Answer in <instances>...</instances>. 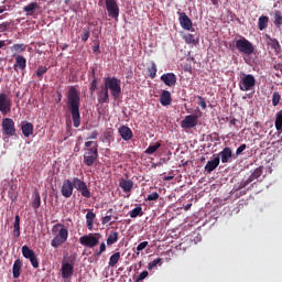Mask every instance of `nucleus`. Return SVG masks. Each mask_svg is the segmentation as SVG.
Segmentation results:
<instances>
[{"instance_id":"55","label":"nucleus","mask_w":282,"mask_h":282,"mask_svg":"<svg viewBox=\"0 0 282 282\" xmlns=\"http://www.w3.org/2000/svg\"><path fill=\"white\" fill-rule=\"evenodd\" d=\"M246 149H247L246 143L240 144L236 150V155L237 156L241 155L246 151Z\"/></svg>"},{"instance_id":"51","label":"nucleus","mask_w":282,"mask_h":282,"mask_svg":"<svg viewBox=\"0 0 282 282\" xmlns=\"http://www.w3.org/2000/svg\"><path fill=\"white\" fill-rule=\"evenodd\" d=\"M161 262H162V259H161V258H158V259L153 260L152 262H150V263L148 264V269H149V270H152V269H154L155 267H158V264H160Z\"/></svg>"},{"instance_id":"49","label":"nucleus","mask_w":282,"mask_h":282,"mask_svg":"<svg viewBox=\"0 0 282 282\" xmlns=\"http://www.w3.org/2000/svg\"><path fill=\"white\" fill-rule=\"evenodd\" d=\"M197 99H198V106L203 110H206L207 109V102H206L205 98L203 96L197 95Z\"/></svg>"},{"instance_id":"41","label":"nucleus","mask_w":282,"mask_h":282,"mask_svg":"<svg viewBox=\"0 0 282 282\" xmlns=\"http://www.w3.org/2000/svg\"><path fill=\"white\" fill-rule=\"evenodd\" d=\"M33 209H39L41 207V196L40 193L37 192V189H35V192H33Z\"/></svg>"},{"instance_id":"48","label":"nucleus","mask_w":282,"mask_h":282,"mask_svg":"<svg viewBox=\"0 0 282 282\" xmlns=\"http://www.w3.org/2000/svg\"><path fill=\"white\" fill-rule=\"evenodd\" d=\"M79 193L83 197L85 198H90L91 197V194H90V191L88 189L87 185L83 186L80 189H79Z\"/></svg>"},{"instance_id":"12","label":"nucleus","mask_w":282,"mask_h":282,"mask_svg":"<svg viewBox=\"0 0 282 282\" xmlns=\"http://www.w3.org/2000/svg\"><path fill=\"white\" fill-rule=\"evenodd\" d=\"M178 22H180V25L183 30L195 32V29L193 28V21L186 14V12H180Z\"/></svg>"},{"instance_id":"37","label":"nucleus","mask_w":282,"mask_h":282,"mask_svg":"<svg viewBox=\"0 0 282 282\" xmlns=\"http://www.w3.org/2000/svg\"><path fill=\"white\" fill-rule=\"evenodd\" d=\"M93 79L89 85V91L93 95L98 88V77L95 76V69L91 70Z\"/></svg>"},{"instance_id":"50","label":"nucleus","mask_w":282,"mask_h":282,"mask_svg":"<svg viewBox=\"0 0 282 282\" xmlns=\"http://www.w3.org/2000/svg\"><path fill=\"white\" fill-rule=\"evenodd\" d=\"M160 198V194H158V192H153L152 194H149L147 196V200L148 202H155Z\"/></svg>"},{"instance_id":"16","label":"nucleus","mask_w":282,"mask_h":282,"mask_svg":"<svg viewBox=\"0 0 282 282\" xmlns=\"http://www.w3.org/2000/svg\"><path fill=\"white\" fill-rule=\"evenodd\" d=\"M234 156L232 149L230 147H225L218 154L223 164L229 163Z\"/></svg>"},{"instance_id":"9","label":"nucleus","mask_w":282,"mask_h":282,"mask_svg":"<svg viewBox=\"0 0 282 282\" xmlns=\"http://www.w3.org/2000/svg\"><path fill=\"white\" fill-rule=\"evenodd\" d=\"M1 127L4 135L14 137L17 134L15 122L12 118H3Z\"/></svg>"},{"instance_id":"52","label":"nucleus","mask_w":282,"mask_h":282,"mask_svg":"<svg viewBox=\"0 0 282 282\" xmlns=\"http://www.w3.org/2000/svg\"><path fill=\"white\" fill-rule=\"evenodd\" d=\"M149 246L148 240H144L143 242H140L137 247V254L140 253V251L144 250Z\"/></svg>"},{"instance_id":"61","label":"nucleus","mask_w":282,"mask_h":282,"mask_svg":"<svg viewBox=\"0 0 282 282\" xmlns=\"http://www.w3.org/2000/svg\"><path fill=\"white\" fill-rule=\"evenodd\" d=\"M107 250L106 242H100L99 245V253H104Z\"/></svg>"},{"instance_id":"28","label":"nucleus","mask_w":282,"mask_h":282,"mask_svg":"<svg viewBox=\"0 0 282 282\" xmlns=\"http://www.w3.org/2000/svg\"><path fill=\"white\" fill-rule=\"evenodd\" d=\"M183 40L185 41L186 44L188 45H197L199 43V37L195 36L192 33H187L183 35Z\"/></svg>"},{"instance_id":"14","label":"nucleus","mask_w":282,"mask_h":282,"mask_svg":"<svg viewBox=\"0 0 282 282\" xmlns=\"http://www.w3.org/2000/svg\"><path fill=\"white\" fill-rule=\"evenodd\" d=\"M74 193V183L73 181H69V178H66L64 183H62V196L64 198H70Z\"/></svg>"},{"instance_id":"33","label":"nucleus","mask_w":282,"mask_h":282,"mask_svg":"<svg viewBox=\"0 0 282 282\" xmlns=\"http://www.w3.org/2000/svg\"><path fill=\"white\" fill-rule=\"evenodd\" d=\"M162 147L161 142H155L154 144L149 145L145 150L144 153L148 155L154 154L160 148Z\"/></svg>"},{"instance_id":"46","label":"nucleus","mask_w":282,"mask_h":282,"mask_svg":"<svg viewBox=\"0 0 282 282\" xmlns=\"http://www.w3.org/2000/svg\"><path fill=\"white\" fill-rule=\"evenodd\" d=\"M281 101V94L279 91H274L272 95V106L278 107Z\"/></svg>"},{"instance_id":"10","label":"nucleus","mask_w":282,"mask_h":282,"mask_svg":"<svg viewBox=\"0 0 282 282\" xmlns=\"http://www.w3.org/2000/svg\"><path fill=\"white\" fill-rule=\"evenodd\" d=\"M106 10L108 17L111 19H118L120 14V9L116 0H105Z\"/></svg>"},{"instance_id":"64","label":"nucleus","mask_w":282,"mask_h":282,"mask_svg":"<svg viewBox=\"0 0 282 282\" xmlns=\"http://www.w3.org/2000/svg\"><path fill=\"white\" fill-rule=\"evenodd\" d=\"M186 62H188V63L195 62V57L194 56L187 57Z\"/></svg>"},{"instance_id":"62","label":"nucleus","mask_w":282,"mask_h":282,"mask_svg":"<svg viewBox=\"0 0 282 282\" xmlns=\"http://www.w3.org/2000/svg\"><path fill=\"white\" fill-rule=\"evenodd\" d=\"M172 180H174V176H164V177H163V181H164V182H170V181H172Z\"/></svg>"},{"instance_id":"4","label":"nucleus","mask_w":282,"mask_h":282,"mask_svg":"<svg viewBox=\"0 0 282 282\" xmlns=\"http://www.w3.org/2000/svg\"><path fill=\"white\" fill-rule=\"evenodd\" d=\"M235 46L239 53L246 56H251L256 53V47L253 43L246 37L236 40Z\"/></svg>"},{"instance_id":"43","label":"nucleus","mask_w":282,"mask_h":282,"mask_svg":"<svg viewBox=\"0 0 282 282\" xmlns=\"http://www.w3.org/2000/svg\"><path fill=\"white\" fill-rule=\"evenodd\" d=\"M143 212H142V207H134L133 209H131V212H129V216L130 218L134 219L138 216H142Z\"/></svg>"},{"instance_id":"42","label":"nucleus","mask_w":282,"mask_h":282,"mask_svg":"<svg viewBox=\"0 0 282 282\" xmlns=\"http://www.w3.org/2000/svg\"><path fill=\"white\" fill-rule=\"evenodd\" d=\"M148 73H149V77L151 79H154L156 77L158 66H156L155 62H152L151 66L148 67Z\"/></svg>"},{"instance_id":"54","label":"nucleus","mask_w":282,"mask_h":282,"mask_svg":"<svg viewBox=\"0 0 282 282\" xmlns=\"http://www.w3.org/2000/svg\"><path fill=\"white\" fill-rule=\"evenodd\" d=\"M149 276V272L148 271H143L141 272L137 278H135V282H141L143 280H145Z\"/></svg>"},{"instance_id":"6","label":"nucleus","mask_w":282,"mask_h":282,"mask_svg":"<svg viewBox=\"0 0 282 282\" xmlns=\"http://www.w3.org/2000/svg\"><path fill=\"white\" fill-rule=\"evenodd\" d=\"M101 239V234H88L87 236H80L79 243L86 248L94 249L98 246Z\"/></svg>"},{"instance_id":"20","label":"nucleus","mask_w":282,"mask_h":282,"mask_svg":"<svg viewBox=\"0 0 282 282\" xmlns=\"http://www.w3.org/2000/svg\"><path fill=\"white\" fill-rule=\"evenodd\" d=\"M26 68V58L23 55L15 56V64H13V70L18 73L19 70L24 72Z\"/></svg>"},{"instance_id":"45","label":"nucleus","mask_w":282,"mask_h":282,"mask_svg":"<svg viewBox=\"0 0 282 282\" xmlns=\"http://www.w3.org/2000/svg\"><path fill=\"white\" fill-rule=\"evenodd\" d=\"M90 37V30L89 28H84L83 33L80 34L82 42L86 43Z\"/></svg>"},{"instance_id":"2","label":"nucleus","mask_w":282,"mask_h":282,"mask_svg":"<svg viewBox=\"0 0 282 282\" xmlns=\"http://www.w3.org/2000/svg\"><path fill=\"white\" fill-rule=\"evenodd\" d=\"M51 232H53V236H55V238L51 240V247L55 249L63 246L67 241L69 236V231L67 227H65V225H62V223H57V225H53Z\"/></svg>"},{"instance_id":"39","label":"nucleus","mask_w":282,"mask_h":282,"mask_svg":"<svg viewBox=\"0 0 282 282\" xmlns=\"http://www.w3.org/2000/svg\"><path fill=\"white\" fill-rule=\"evenodd\" d=\"M274 126H275L276 131L282 132V109L279 110L275 115Z\"/></svg>"},{"instance_id":"11","label":"nucleus","mask_w":282,"mask_h":282,"mask_svg":"<svg viewBox=\"0 0 282 282\" xmlns=\"http://www.w3.org/2000/svg\"><path fill=\"white\" fill-rule=\"evenodd\" d=\"M198 124V116L197 115H187L181 121L182 129H193Z\"/></svg>"},{"instance_id":"21","label":"nucleus","mask_w":282,"mask_h":282,"mask_svg":"<svg viewBox=\"0 0 282 282\" xmlns=\"http://www.w3.org/2000/svg\"><path fill=\"white\" fill-rule=\"evenodd\" d=\"M134 183L130 178H119V187L123 193H131L133 189Z\"/></svg>"},{"instance_id":"27","label":"nucleus","mask_w":282,"mask_h":282,"mask_svg":"<svg viewBox=\"0 0 282 282\" xmlns=\"http://www.w3.org/2000/svg\"><path fill=\"white\" fill-rule=\"evenodd\" d=\"M270 22V18L268 15H260L258 19V30L264 31L268 29Z\"/></svg>"},{"instance_id":"18","label":"nucleus","mask_w":282,"mask_h":282,"mask_svg":"<svg viewBox=\"0 0 282 282\" xmlns=\"http://www.w3.org/2000/svg\"><path fill=\"white\" fill-rule=\"evenodd\" d=\"M118 133L123 141H130L133 138V131L128 126H120L118 128Z\"/></svg>"},{"instance_id":"17","label":"nucleus","mask_w":282,"mask_h":282,"mask_svg":"<svg viewBox=\"0 0 282 282\" xmlns=\"http://www.w3.org/2000/svg\"><path fill=\"white\" fill-rule=\"evenodd\" d=\"M97 102L99 105L109 104V91L105 86H100V89L97 91Z\"/></svg>"},{"instance_id":"58","label":"nucleus","mask_w":282,"mask_h":282,"mask_svg":"<svg viewBox=\"0 0 282 282\" xmlns=\"http://www.w3.org/2000/svg\"><path fill=\"white\" fill-rule=\"evenodd\" d=\"M98 138V131L94 130L90 132V134L87 137V140H96Z\"/></svg>"},{"instance_id":"32","label":"nucleus","mask_w":282,"mask_h":282,"mask_svg":"<svg viewBox=\"0 0 282 282\" xmlns=\"http://www.w3.org/2000/svg\"><path fill=\"white\" fill-rule=\"evenodd\" d=\"M21 218L15 216V221L13 223V237L19 238L21 236Z\"/></svg>"},{"instance_id":"7","label":"nucleus","mask_w":282,"mask_h":282,"mask_svg":"<svg viewBox=\"0 0 282 282\" xmlns=\"http://www.w3.org/2000/svg\"><path fill=\"white\" fill-rule=\"evenodd\" d=\"M262 175H263V166L256 167L253 170V172L250 174L249 178H247L246 181H241L238 184L237 191L246 188L250 183H252L253 181L258 180Z\"/></svg>"},{"instance_id":"60","label":"nucleus","mask_w":282,"mask_h":282,"mask_svg":"<svg viewBox=\"0 0 282 282\" xmlns=\"http://www.w3.org/2000/svg\"><path fill=\"white\" fill-rule=\"evenodd\" d=\"M112 216H104V218L101 219V224L102 225H107L111 221Z\"/></svg>"},{"instance_id":"36","label":"nucleus","mask_w":282,"mask_h":282,"mask_svg":"<svg viewBox=\"0 0 282 282\" xmlns=\"http://www.w3.org/2000/svg\"><path fill=\"white\" fill-rule=\"evenodd\" d=\"M273 24L276 28H281L282 26V11L280 10H275L274 14H273Z\"/></svg>"},{"instance_id":"44","label":"nucleus","mask_w":282,"mask_h":282,"mask_svg":"<svg viewBox=\"0 0 282 282\" xmlns=\"http://www.w3.org/2000/svg\"><path fill=\"white\" fill-rule=\"evenodd\" d=\"M85 185L86 183H84V181H80V178H73V188L80 191L82 188H84Z\"/></svg>"},{"instance_id":"22","label":"nucleus","mask_w":282,"mask_h":282,"mask_svg":"<svg viewBox=\"0 0 282 282\" xmlns=\"http://www.w3.org/2000/svg\"><path fill=\"white\" fill-rule=\"evenodd\" d=\"M265 39L268 40V46H270L276 54L281 53L282 47L278 39H273L269 34H265Z\"/></svg>"},{"instance_id":"59","label":"nucleus","mask_w":282,"mask_h":282,"mask_svg":"<svg viewBox=\"0 0 282 282\" xmlns=\"http://www.w3.org/2000/svg\"><path fill=\"white\" fill-rule=\"evenodd\" d=\"M104 138L107 141H111L112 140V132L111 131L104 132Z\"/></svg>"},{"instance_id":"30","label":"nucleus","mask_w":282,"mask_h":282,"mask_svg":"<svg viewBox=\"0 0 282 282\" xmlns=\"http://www.w3.org/2000/svg\"><path fill=\"white\" fill-rule=\"evenodd\" d=\"M96 219V214L94 212H87L86 214V226L88 230L94 229V221Z\"/></svg>"},{"instance_id":"23","label":"nucleus","mask_w":282,"mask_h":282,"mask_svg":"<svg viewBox=\"0 0 282 282\" xmlns=\"http://www.w3.org/2000/svg\"><path fill=\"white\" fill-rule=\"evenodd\" d=\"M21 130L22 134H24V138H30L34 133V126L32 122L24 120L21 123Z\"/></svg>"},{"instance_id":"34","label":"nucleus","mask_w":282,"mask_h":282,"mask_svg":"<svg viewBox=\"0 0 282 282\" xmlns=\"http://www.w3.org/2000/svg\"><path fill=\"white\" fill-rule=\"evenodd\" d=\"M120 258H121V253L120 252L113 253L109 258L108 265L110 268H115L118 264V262L120 261Z\"/></svg>"},{"instance_id":"26","label":"nucleus","mask_w":282,"mask_h":282,"mask_svg":"<svg viewBox=\"0 0 282 282\" xmlns=\"http://www.w3.org/2000/svg\"><path fill=\"white\" fill-rule=\"evenodd\" d=\"M22 267H23V262L20 259L15 260V262H13V269H12L13 279L17 280L21 276Z\"/></svg>"},{"instance_id":"24","label":"nucleus","mask_w":282,"mask_h":282,"mask_svg":"<svg viewBox=\"0 0 282 282\" xmlns=\"http://www.w3.org/2000/svg\"><path fill=\"white\" fill-rule=\"evenodd\" d=\"M159 101L163 107L170 106L172 104L171 93L169 90H162Z\"/></svg>"},{"instance_id":"47","label":"nucleus","mask_w":282,"mask_h":282,"mask_svg":"<svg viewBox=\"0 0 282 282\" xmlns=\"http://www.w3.org/2000/svg\"><path fill=\"white\" fill-rule=\"evenodd\" d=\"M13 24L12 21H6L0 24V33L8 32L10 30V26Z\"/></svg>"},{"instance_id":"5","label":"nucleus","mask_w":282,"mask_h":282,"mask_svg":"<svg viewBox=\"0 0 282 282\" xmlns=\"http://www.w3.org/2000/svg\"><path fill=\"white\" fill-rule=\"evenodd\" d=\"M98 160V144L86 149L83 154V162L86 166H93Z\"/></svg>"},{"instance_id":"57","label":"nucleus","mask_w":282,"mask_h":282,"mask_svg":"<svg viewBox=\"0 0 282 282\" xmlns=\"http://www.w3.org/2000/svg\"><path fill=\"white\" fill-rule=\"evenodd\" d=\"M96 145H98V142L97 141H86L84 143V147L88 150V149H91V148H95Z\"/></svg>"},{"instance_id":"35","label":"nucleus","mask_w":282,"mask_h":282,"mask_svg":"<svg viewBox=\"0 0 282 282\" xmlns=\"http://www.w3.org/2000/svg\"><path fill=\"white\" fill-rule=\"evenodd\" d=\"M35 252L33 250H31L28 245H24L22 247V257H24V259H32L33 257H35Z\"/></svg>"},{"instance_id":"38","label":"nucleus","mask_w":282,"mask_h":282,"mask_svg":"<svg viewBox=\"0 0 282 282\" xmlns=\"http://www.w3.org/2000/svg\"><path fill=\"white\" fill-rule=\"evenodd\" d=\"M28 48V45L24 43H15L13 44V46L11 47V52H15L18 54H21L23 52H25Z\"/></svg>"},{"instance_id":"25","label":"nucleus","mask_w":282,"mask_h":282,"mask_svg":"<svg viewBox=\"0 0 282 282\" xmlns=\"http://www.w3.org/2000/svg\"><path fill=\"white\" fill-rule=\"evenodd\" d=\"M74 275V265L70 263L62 264V278L70 279Z\"/></svg>"},{"instance_id":"8","label":"nucleus","mask_w":282,"mask_h":282,"mask_svg":"<svg viewBox=\"0 0 282 282\" xmlns=\"http://www.w3.org/2000/svg\"><path fill=\"white\" fill-rule=\"evenodd\" d=\"M256 77L252 74H246L239 83V89L241 91H250L256 86Z\"/></svg>"},{"instance_id":"1","label":"nucleus","mask_w":282,"mask_h":282,"mask_svg":"<svg viewBox=\"0 0 282 282\" xmlns=\"http://www.w3.org/2000/svg\"><path fill=\"white\" fill-rule=\"evenodd\" d=\"M68 104V110L70 111V116L73 117V127H80V94L79 90L75 86H70L68 88V94L66 95Z\"/></svg>"},{"instance_id":"19","label":"nucleus","mask_w":282,"mask_h":282,"mask_svg":"<svg viewBox=\"0 0 282 282\" xmlns=\"http://www.w3.org/2000/svg\"><path fill=\"white\" fill-rule=\"evenodd\" d=\"M219 164H220V156L216 155L214 159L207 161L204 170L206 173L210 174L219 166Z\"/></svg>"},{"instance_id":"53","label":"nucleus","mask_w":282,"mask_h":282,"mask_svg":"<svg viewBox=\"0 0 282 282\" xmlns=\"http://www.w3.org/2000/svg\"><path fill=\"white\" fill-rule=\"evenodd\" d=\"M29 261H31V265H33V269H39L40 263L36 254L29 259Z\"/></svg>"},{"instance_id":"15","label":"nucleus","mask_w":282,"mask_h":282,"mask_svg":"<svg viewBox=\"0 0 282 282\" xmlns=\"http://www.w3.org/2000/svg\"><path fill=\"white\" fill-rule=\"evenodd\" d=\"M160 79L167 87H174L177 83V77L174 73L162 74Z\"/></svg>"},{"instance_id":"31","label":"nucleus","mask_w":282,"mask_h":282,"mask_svg":"<svg viewBox=\"0 0 282 282\" xmlns=\"http://www.w3.org/2000/svg\"><path fill=\"white\" fill-rule=\"evenodd\" d=\"M48 70H50L48 66L40 65V66H37V69L35 70V77H37V79H40V80H43V76L45 74H47Z\"/></svg>"},{"instance_id":"40","label":"nucleus","mask_w":282,"mask_h":282,"mask_svg":"<svg viewBox=\"0 0 282 282\" xmlns=\"http://www.w3.org/2000/svg\"><path fill=\"white\" fill-rule=\"evenodd\" d=\"M36 9H39V3L37 2H31L26 6H24V8H23L24 12H26L29 14H33Z\"/></svg>"},{"instance_id":"29","label":"nucleus","mask_w":282,"mask_h":282,"mask_svg":"<svg viewBox=\"0 0 282 282\" xmlns=\"http://www.w3.org/2000/svg\"><path fill=\"white\" fill-rule=\"evenodd\" d=\"M119 240V232L118 231H111L108 234L106 238V245L107 246H112Z\"/></svg>"},{"instance_id":"56","label":"nucleus","mask_w":282,"mask_h":282,"mask_svg":"<svg viewBox=\"0 0 282 282\" xmlns=\"http://www.w3.org/2000/svg\"><path fill=\"white\" fill-rule=\"evenodd\" d=\"M183 70H184L185 73L192 74V73H193V66H192V64H189V63H184V64H183Z\"/></svg>"},{"instance_id":"3","label":"nucleus","mask_w":282,"mask_h":282,"mask_svg":"<svg viewBox=\"0 0 282 282\" xmlns=\"http://www.w3.org/2000/svg\"><path fill=\"white\" fill-rule=\"evenodd\" d=\"M104 87L110 93L113 100H118L122 95L121 80L117 77H105Z\"/></svg>"},{"instance_id":"63","label":"nucleus","mask_w":282,"mask_h":282,"mask_svg":"<svg viewBox=\"0 0 282 282\" xmlns=\"http://www.w3.org/2000/svg\"><path fill=\"white\" fill-rule=\"evenodd\" d=\"M7 46V43L4 40H0V50Z\"/></svg>"},{"instance_id":"13","label":"nucleus","mask_w":282,"mask_h":282,"mask_svg":"<svg viewBox=\"0 0 282 282\" xmlns=\"http://www.w3.org/2000/svg\"><path fill=\"white\" fill-rule=\"evenodd\" d=\"M0 111L7 116L11 111V101L6 93L0 94Z\"/></svg>"}]
</instances>
